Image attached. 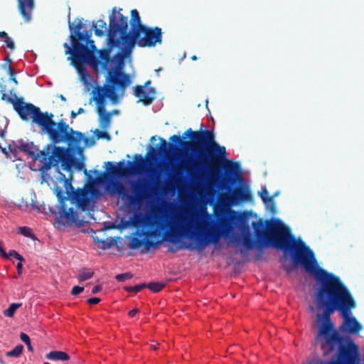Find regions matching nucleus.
I'll list each match as a JSON object with an SVG mask.
<instances>
[{"label": "nucleus", "mask_w": 364, "mask_h": 364, "mask_svg": "<svg viewBox=\"0 0 364 364\" xmlns=\"http://www.w3.org/2000/svg\"><path fill=\"white\" fill-rule=\"evenodd\" d=\"M246 251L255 250L259 257L265 249L282 251L281 262L289 259L291 264L284 267L287 272L301 267L314 277L316 284L314 300L321 311L316 315L318 324L316 338L321 340V348L325 355L335 351L326 364H361L358 346L348 335H341L335 328L331 315L338 311L343 322L340 330L348 334H358L362 326L351 316L355 301L348 288L332 272L319 267L314 252L304 241H228Z\"/></svg>", "instance_id": "f257e3e1"}, {"label": "nucleus", "mask_w": 364, "mask_h": 364, "mask_svg": "<svg viewBox=\"0 0 364 364\" xmlns=\"http://www.w3.org/2000/svg\"><path fill=\"white\" fill-rule=\"evenodd\" d=\"M160 143L156 147L151 145L147 146V152L144 157L140 154L134 156V163L136 166L143 167L146 161L151 162L159 157L165 156L170 151H181V147L190 150L193 157L188 159L182 167L188 176L193 179L203 180L206 178L208 173L215 178L214 164L219 160L226 159L228 153L223 146H220L215 139L213 130L205 129L201 124L198 131L188 129L181 136L173 135L168 143L164 138H159ZM134 161L122 160L116 165L112 161L105 163L106 171L114 177L125 176L128 167L133 166Z\"/></svg>", "instance_id": "f03ea898"}, {"label": "nucleus", "mask_w": 364, "mask_h": 364, "mask_svg": "<svg viewBox=\"0 0 364 364\" xmlns=\"http://www.w3.org/2000/svg\"><path fill=\"white\" fill-rule=\"evenodd\" d=\"M41 129L50 140V143L48 144V149H50L49 154L38 168L41 173L42 182H45L48 176L47 171L53 166L58 170L60 163L64 171H71L70 151H73V154H77L82 156V148L80 143L83 141L87 144L88 138L82 132L73 130L63 119L56 123L51 119Z\"/></svg>", "instance_id": "7ed1b4c3"}, {"label": "nucleus", "mask_w": 364, "mask_h": 364, "mask_svg": "<svg viewBox=\"0 0 364 364\" xmlns=\"http://www.w3.org/2000/svg\"><path fill=\"white\" fill-rule=\"evenodd\" d=\"M120 27L112 21L111 26L107 31V48L97 50L100 58V65L102 70L107 71V81L119 83V86L126 88L132 83L129 74L123 72L124 60L131 54L126 52V41L121 36L117 37Z\"/></svg>", "instance_id": "20e7f679"}, {"label": "nucleus", "mask_w": 364, "mask_h": 364, "mask_svg": "<svg viewBox=\"0 0 364 364\" xmlns=\"http://www.w3.org/2000/svg\"><path fill=\"white\" fill-rule=\"evenodd\" d=\"M65 48V53L70 55L68 60H71L73 65L78 71L81 80L89 90L92 86V79L87 71L86 65H89L94 70L97 71L100 65V60L96 56L97 49L92 38L85 42H76L74 46H70L67 42L63 43Z\"/></svg>", "instance_id": "39448f33"}, {"label": "nucleus", "mask_w": 364, "mask_h": 364, "mask_svg": "<svg viewBox=\"0 0 364 364\" xmlns=\"http://www.w3.org/2000/svg\"><path fill=\"white\" fill-rule=\"evenodd\" d=\"M225 171L229 175L215 178V181L230 203L232 205H237L248 201L251 196L245 185L240 164L232 160L228 161Z\"/></svg>", "instance_id": "423d86ee"}, {"label": "nucleus", "mask_w": 364, "mask_h": 364, "mask_svg": "<svg viewBox=\"0 0 364 364\" xmlns=\"http://www.w3.org/2000/svg\"><path fill=\"white\" fill-rule=\"evenodd\" d=\"M1 100L11 103L14 109L22 120L28 121L31 118L33 123L36 124L41 128L53 118L52 113L42 112L38 107L31 103L25 102L21 97H16V100H13L8 97L6 93H4L1 96Z\"/></svg>", "instance_id": "0eeeda50"}, {"label": "nucleus", "mask_w": 364, "mask_h": 364, "mask_svg": "<svg viewBox=\"0 0 364 364\" xmlns=\"http://www.w3.org/2000/svg\"><path fill=\"white\" fill-rule=\"evenodd\" d=\"M162 42V31L157 26L149 27L145 26L138 30L134 35L128 36L126 41L125 50L127 54H132L135 45L141 48L154 47Z\"/></svg>", "instance_id": "6e6552de"}, {"label": "nucleus", "mask_w": 364, "mask_h": 364, "mask_svg": "<svg viewBox=\"0 0 364 364\" xmlns=\"http://www.w3.org/2000/svg\"><path fill=\"white\" fill-rule=\"evenodd\" d=\"M8 149L15 160H21L19 154L22 153L28 159H31L33 161L39 160L43 164L50 151V149H48V144L43 150H40L33 141L24 139L11 140L8 144Z\"/></svg>", "instance_id": "1a4fd4ad"}, {"label": "nucleus", "mask_w": 364, "mask_h": 364, "mask_svg": "<svg viewBox=\"0 0 364 364\" xmlns=\"http://www.w3.org/2000/svg\"><path fill=\"white\" fill-rule=\"evenodd\" d=\"M122 9H119L117 13V8L112 9V14L109 18V26H111L112 21L114 24L121 27L119 28L117 34H119L123 40L127 41V37L135 34L138 30L141 29L146 25H143L141 21L139 14L136 9H133L131 11L130 19V31H128V18L120 13Z\"/></svg>", "instance_id": "9d476101"}, {"label": "nucleus", "mask_w": 364, "mask_h": 364, "mask_svg": "<svg viewBox=\"0 0 364 364\" xmlns=\"http://www.w3.org/2000/svg\"><path fill=\"white\" fill-rule=\"evenodd\" d=\"M65 193L61 188H56L55 189V195L58 198L59 204L56 205L55 208L48 206L46 207L43 205L42 207H40L37 204L33 203L32 207L33 209L36 210L38 212L43 213L45 214H51L55 216L56 219V228L60 229L62 227H65L64 220H63V214L65 213L67 210V206L65 204L66 200H69L68 196H65Z\"/></svg>", "instance_id": "9b49d317"}, {"label": "nucleus", "mask_w": 364, "mask_h": 364, "mask_svg": "<svg viewBox=\"0 0 364 364\" xmlns=\"http://www.w3.org/2000/svg\"><path fill=\"white\" fill-rule=\"evenodd\" d=\"M134 236L130 238L129 247L132 250H137L143 245L142 253L151 249H157L161 241L155 240L158 237L156 232H143L134 233Z\"/></svg>", "instance_id": "f8f14e48"}, {"label": "nucleus", "mask_w": 364, "mask_h": 364, "mask_svg": "<svg viewBox=\"0 0 364 364\" xmlns=\"http://www.w3.org/2000/svg\"><path fill=\"white\" fill-rule=\"evenodd\" d=\"M112 195L117 194L119 198L124 200L125 205L129 208H134L135 205L141 202L146 196L145 191L141 188H132V192H129L128 188L123 184H119L117 189L110 192Z\"/></svg>", "instance_id": "ddd939ff"}, {"label": "nucleus", "mask_w": 364, "mask_h": 364, "mask_svg": "<svg viewBox=\"0 0 364 364\" xmlns=\"http://www.w3.org/2000/svg\"><path fill=\"white\" fill-rule=\"evenodd\" d=\"M78 22L75 26L73 22L70 21V14L68 15V28L70 31L69 40L70 41V46H74V44L79 41V42H85V41L91 38L92 31L81 30L83 28L82 18L77 19Z\"/></svg>", "instance_id": "4468645a"}, {"label": "nucleus", "mask_w": 364, "mask_h": 364, "mask_svg": "<svg viewBox=\"0 0 364 364\" xmlns=\"http://www.w3.org/2000/svg\"><path fill=\"white\" fill-rule=\"evenodd\" d=\"M134 95L139 98V102H142L145 105L152 104L156 98V91L154 87H148L145 86L136 85L133 87Z\"/></svg>", "instance_id": "2eb2a0df"}, {"label": "nucleus", "mask_w": 364, "mask_h": 364, "mask_svg": "<svg viewBox=\"0 0 364 364\" xmlns=\"http://www.w3.org/2000/svg\"><path fill=\"white\" fill-rule=\"evenodd\" d=\"M78 213L74 210L73 208H70L68 210L63 214V220H64L65 226H76L77 228L83 227L87 222L83 220H78Z\"/></svg>", "instance_id": "dca6fc26"}, {"label": "nucleus", "mask_w": 364, "mask_h": 364, "mask_svg": "<svg viewBox=\"0 0 364 364\" xmlns=\"http://www.w3.org/2000/svg\"><path fill=\"white\" fill-rule=\"evenodd\" d=\"M119 84V83L117 82H107V78L105 79V96L109 98L113 104H116L119 102V96L117 93V90H122L123 92L126 89L121 87Z\"/></svg>", "instance_id": "f3484780"}, {"label": "nucleus", "mask_w": 364, "mask_h": 364, "mask_svg": "<svg viewBox=\"0 0 364 364\" xmlns=\"http://www.w3.org/2000/svg\"><path fill=\"white\" fill-rule=\"evenodd\" d=\"M72 166L78 171L83 170L84 173L87 176V181L91 182L95 180V177L99 176L101 173L96 170L87 171L85 168V164L83 160H79L75 158V154H73V151H70Z\"/></svg>", "instance_id": "a211bd4d"}, {"label": "nucleus", "mask_w": 364, "mask_h": 364, "mask_svg": "<svg viewBox=\"0 0 364 364\" xmlns=\"http://www.w3.org/2000/svg\"><path fill=\"white\" fill-rule=\"evenodd\" d=\"M17 1L18 9L25 21H30L31 14L34 9V0H17Z\"/></svg>", "instance_id": "6ab92c4d"}, {"label": "nucleus", "mask_w": 364, "mask_h": 364, "mask_svg": "<svg viewBox=\"0 0 364 364\" xmlns=\"http://www.w3.org/2000/svg\"><path fill=\"white\" fill-rule=\"evenodd\" d=\"M72 198L71 202L72 204L75 205L77 208L81 209L82 211H85L88 210V207L90 205V200L86 198V194L85 191H81L80 194L77 196H73L70 197Z\"/></svg>", "instance_id": "aec40b11"}, {"label": "nucleus", "mask_w": 364, "mask_h": 364, "mask_svg": "<svg viewBox=\"0 0 364 364\" xmlns=\"http://www.w3.org/2000/svg\"><path fill=\"white\" fill-rule=\"evenodd\" d=\"M59 173V179L60 181H64V188L65 189V194L68 196L69 200H71L72 198L71 196H75L77 194H80L81 191H82L84 189L82 188H77V190H75L73 186L71 183V180L69 178H67L65 175L63 173H61L60 171H58Z\"/></svg>", "instance_id": "412c9836"}, {"label": "nucleus", "mask_w": 364, "mask_h": 364, "mask_svg": "<svg viewBox=\"0 0 364 364\" xmlns=\"http://www.w3.org/2000/svg\"><path fill=\"white\" fill-rule=\"evenodd\" d=\"M93 100L96 102L97 105V112L104 113L107 112L105 109V105L107 98L105 93V89L102 87H97V95H93Z\"/></svg>", "instance_id": "4be33fe9"}, {"label": "nucleus", "mask_w": 364, "mask_h": 364, "mask_svg": "<svg viewBox=\"0 0 364 364\" xmlns=\"http://www.w3.org/2000/svg\"><path fill=\"white\" fill-rule=\"evenodd\" d=\"M92 28L94 30L95 36L102 37L105 35V31H108L109 28H107L106 22L100 19L97 22L93 21L92 23Z\"/></svg>", "instance_id": "5701e85b"}, {"label": "nucleus", "mask_w": 364, "mask_h": 364, "mask_svg": "<svg viewBox=\"0 0 364 364\" xmlns=\"http://www.w3.org/2000/svg\"><path fill=\"white\" fill-rule=\"evenodd\" d=\"M259 196L262 199L263 203L269 206L271 211L274 213L276 210L275 203L273 200V197L268 196V191L266 186L262 188L259 192Z\"/></svg>", "instance_id": "b1692460"}, {"label": "nucleus", "mask_w": 364, "mask_h": 364, "mask_svg": "<svg viewBox=\"0 0 364 364\" xmlns=\"http://www.w3.org/2000/svg\"><path fill=\"white\" fill-rule=\"evenodd\" d=\"M46 358L53 360H68L70 356L65 352L53 350L46 355Z\"/></svg>", "instance_id": "393cba45"}, {"label": "nucleus", "mask_w": 364, "mask_h": 364, "mask_svg": "<svg viewBox=\"0 0 364 364\" xmlns=\"http://www.w3.org/2000/svg\"><path fill=\"white\" fill-rule=\"evenodd\" d=\"M94 271L90 268L82 267L79 270L77 279L79 282H84L94 276Z\"/></svg>", "instance_id": "a878e982"}, {"label": "nucleus", "mask_w": 364, "mask_h": 364, "mask_svg": "<svg viewBox=\"0 0 364 364\" xmlns=\"http://www.w3.org/2000/svg\"><path fill=\"white\" fill-rule=\"evenodd\" d=\"M100 125L102 128H106L111 122V114L108 112L99 113Z\"/></svg>", "instance_id": "bb28decb"}, {"label": "nucleus", "mask_w": 364, "mask_h": 364, "mask_svg": "<svg viewBox=\"0 0 364 364\" xmlns=\"http://www.w3.org/2000/svg\"><path fill=\"white\" fill-rule=\"evenodd\" d=\"M21 306V303H12L11 304L9 305V308L4 311V316L9 318L13 317L16 311Z\"/></svg>", "instance_id": "cd10ccee"}, {"label": "nucleus", "mask_w": 364, "mask_h": 364, "mask_svg": "<svg viewBox=\"0 0 364 364\" xmlns=\"http://www.w3.org/2000/svg\"><path fill=\"white\" fill-rule=\"evenodd\" d=\"M165 287V284L162 282H150L146 284L147 287L150 291L154 293H158L161 291Z\"/></svg>", "instance_id": "c85d7f7f"}, {"label": "nucleus", "mask_w": 364, "mask_h": 364, "mask_svg": "<svg viewBox=\"0 0 364 364\" xmlns=\"http://www.w3.org/2000/svg\"><path fill=\"white\" fill-rule=\"evenodd\" d=\"M98 242L101 243L102 245V250H107V249H109L114 244H116L117 241L113 238H111L109 240L95 239V243L97 244Z\"/></svg>", "instance_id": "c756f323"}, {"label": "nucleus", "mask_w": 364, "mask_h": 364, "mask_svg": "<svg viewBox=\"0 0 364 364\" xmlns=\"http://www.w3.org/2000/svg\"><path fill=\"white\" fill-rule=\"evenodd\" d=\"M9 121L6 117H0V137L4 139Z\"/></svg>", "instance_id": "7c9ffc66"}, {"label": "nucleus", "mask_w": 364, "mask_h": 364, "mask_svg": "<svg viewBox=\"0 0 364 364\" xmlns=\"http://www.w3.org/2000/svg\"><path fill=\"white\" fill-rule=\"evenodd\" d=\"M23 346L21 344L17 345L11 350L7 352L6 355L9 357L18 358L22 353Z\"/></svg>", "instance_id": "2f4dec72"}, {"label": "nucleus", "mask_w": 364, "mask_h": 364, "mask_svg": "<svg viewBox=\"0 0 364 364\" xmlns=\"http://www.w3.org/2000/svg\"><path fill=\"white\" fill-rule=\"evenodd\" d=\"M20 338L21 341L26 345L28 350L30 352H33V348L31 345L30 337L25 333H21Z\"/></svg>", "instance_id": "473e14b6"}, {"label": "nucleus", "mask_w": 364, "mask_h": 364, "mask_svg": "<svg viewBox=\"0 0 364 364\" xmlns=\"http://www.w3.org/2000/svg\"><path fill=\"white\" fill-rule=\"evenodd\" d=\"M19 233L26 237H29V238H32V239L36 238L34 234L31 231V229L28 227L23 226V227L19 228Z\"/></svg>", "instance_id": "72a5a7b5"}, {"label": "nucleus", "mask_w": 364, "mask_h": 364, "mask_svg": "<svg viewBox=\"0 0 364 364\" xmlns=\"http://www.w3.org/2000/svg\"><path fill=\"white\" fill-rule=\"evenodd\" d=\"M146 283H142V284H136L134 286L127 287L125 289L127 291H129V292L138 293L140 291H141L143 289H144L146 287Z\"/></svg>", "instance_id": "f704fd0d"}, {"label": "nucleus", "mask_w": 364, "mask_h": 364, "mask_svg": "<svg viewBox=\"0 0 364 364\" xmlns=\"http://www.w3.org/2000/svg\"><path fill=\"white\" fill-rule=\"evenodd\" d=\"M133 277V274L131 272H125L122 274H119L115 276V279L117 281L119 282H124L129 279H131Z\"/></svg>", "instance_id": "c9c22d12"}, {"label": "nucleus", "mask_w": 364, "mask_h": 364, "mask_svg": "<svg viewBox=\"0 0 364 364\" xmlns=\"http://www.w3.org/2000/svg\"><path fill=\"white\" fill-rule=\"evenodd\" d=\"M95 135L97 136V139H106L107 140L110 139V135L108 134V132L105 131H100L98 129H95L94 131Z\"/></svg>", "instance_id": "e433bc0d"}, {"label": "nucleus", "mask_w": 364, "mask_h": 364, "mask_svg": "<svg viewBox=\"0 0 364 364\" xmlns=\"http://www.w3.org/2000/svg\"><path fill=\"white\" fill-rule=\"evenodd\" d=\"M84 291V287L80 286H75L73 287L71 294L76 296Z\"/></svg>", "instance_id": "4c0bfd02"}, {"label": "nucleus", "mask_w": 364, "mask_h": 364, "mask_svg": "<svg viewBox=\"0 0 364 364\" xmlns=\"http://www.w3.org/2000/svg\"><path fill=\"white\" fill-rule=\"evenodd\" d=\"M4 42L6 44V46L9 49H11V50H14V48H15L14 42L13 41V40L9 36H8L7 38L4 39Z\"/></svg>", "instance_id": "58836bf2"}, {"label": "nucleus", "mask_w": 364, "mask_h": 364, "mask_svg": "<svg viewBox=\"0 0 364 364\" xmlns=\"http://www.w3.org/2000/svg\"><path fill=\"white\" fill-rule=\"evenodd\" d=\"M10 64L4 63L2 65V68L6 70L9 75H15L16 73L14 69L9 65Z\"/></svg>", "instance_id": "ea45409f"}, {"label": "nucleus", "mask_w": 364, "mask_h": 364, "mask_svg": "<svg viewBox=\"0 0 364 364\" xmlns=\"http://www.w3.org/2000/svg\"><path fill=\"white\" fill-rule=\"evenodd\" d=\"M101 299L98 297H92L87 300V302L90 305H94L100 303Z\"/></svg>", "instance_id": "a19ab883"}, {"label": "nucleus", "mask_w": 364, "mask_h": 364, "mask_svg": "<svg viewBox=\"0 0 364 364\" xmlns=\"http://www.w3.org/2000/svg\"><path fill=\"white\" fill-rule=\"evenodd\" d=\"M0 254L2 257H4L5 259H9V255H8V253H6V252L4 249L1 241H0Z\"/></svg>", "instance_id": "79ce46f5"}, {"label": "nucleus", "mask_w": 364, "mask_h": 364, "mask_svg": "<svg viewBox=\"0 0 364 364\" xmlns=\"http://www.w3.org/2000/svg\"><path fill=\"white\" fill-rule=\"evenodd\" d=\"M102 289V285L97 284L92 289L91 291H92V294H96L99 293Z\"/></svg>", "instance_id": "37998d69"}, {"label": "nucleus", "mask_w": 364, "mask_h": 364, "mask_svg": "<svg viewBox=\"0 0 364 364\" xmlns=\"http://www.w3.org/2000/svg\"><path fill=\"white\" fill-rule=\"evenodd\" d=\"M0 149L2 151V153L6 156V158H11V156H12L9 150L7 151L6 148L3 147L1 145H0Z\"/></svg>", "instance_id": "c03bdc74"}, {"label": "nucleus", "mask_w": 364, "mask_h": 364, "mask_svg": "<svg viewBox=\"0 0 364 364\" xmlns=\"http://www.w3.org/2000/svg\"><path fill=\"white\" fill-rule=\"evenodd\" d=\"M9 259L11 257H13L14 258H16L17 256L18 257H20V254H18L16 250H11L9 253Z\"/></svg>", "instance_id": "a18cd8bd"}, {"label": "nucleus", "mask_w": 364, "mask_h": 364, "mask_svg": "<svg viewBox=\"0 0 364 364\" xmlns=\"http://www.w3.org/2000/svg\"><path fill=\"white\" fill-rule=\"evenodd\" d=\"M22 268H23V264L21 262H18L17 264H16V269H17V273H18V275H21V273H22Z\"/></svg>", "instance_id": "49530a36"}, {"label": "nucleus", "mask_w": 364, "mask_h": 364, "mask_svg": "<svg viewBox=\"0 0 364 364\" xmlns=\"http://www.w3.org/2000/svg\"><path fill=\"white\" fill-rule=\"evenodd\" d=\"M85 146H92L95 144V140L93 137L88 139L87 144L84 141Z\"/></svg>", "instance_id": "de8ad7c7"}, {"label": "nucleus", "mask_w": 364, "mask_h": 364, "mask_svg": "<svg viewBox=\"0 0 364 364\" xmlns=\"http://www.w3.org/2000/svg\"><path fill=\"white\" fill-rule=\"evenodd\" d=\"M138 311L139 310L137 309H133L129 311L128 315L130 317H134L137 314Z\"/></svg>", "instance_id": "09e8293b"}, {"label": "nucleus", "mask_w": 364, "mask_h": 364, "mask_svg": "<svg viewBox=\"0 0 364 364\" xmlns=\"http://www.w3.org/2000/svg\"><path fill=\"white\" fill-rule=\"evenodd\" d=\"M8 36V34L5 31H0V38L6 39Z\"/></svg>", "instance_id": "8fccbe9b"}, {"label": "nucleus", "mask_w": 364, "mask_h": 364, "mask_svg": "<svg viewBox=\"0 0 364 364\" xmlns=\"http://www.w3.org/2000/svg\"><path fill=\"white\" fill-rule=\"evenodd\" d=\"M4 60L6 62L5 63H7L8 65L12 63V60L9 55H7Z\"/></svg>", "instance_id": "3c124183"}, {"label": "nucleus", "mask_w": 364, "mask_h": 364, "mask_svg": "<svg viewBox=\"0 0 364 364\" xmlns=\"http://www.w3.org/2000/svg\"><path fill=\"white\" fill-rule=\"evenodd\" d=\"M15 259H18L19 262H23L25 261V259L20 255V257H16Z\"/></svg>", "instance_id": "603ef678"}, {"label": "nucleus", "mask_w": 364, "mask_h": 364, "mask_svg": "<svg viewBox=\"0 0 364 364\" xmlns=\"http://www.w3.org/2000/svg\"><path fill=\"white\" fill-rule=\"evenodd\" d=\"M15 259H18L19 262H23L25 261V259L20 255V257H16Z\"/></svg>", "instance_id": "864d4df0"}, {"label": "nucleus", "mask_w": 364, "mask_h": 364, "mask_svg": "<svg viewBox=\"0 0 364 364\" xmlns=\"http://www.w3.org/2000/svg\"><path fill=\"white\" fill-rule=\"evenodd\" d=\"M10 79L12 80L15 84H18V81L16 80L15 75H10Z\"/></svg>", "instance_id": "5fc2aeb1"}, {"label": "nucleus", "mask_w": 364, "mask_h": 364, "mask_svg": "<svg viewBox=\"0 0 364 364\" xmlns=\"http://www.w3.org/2000/svg\"><path fill=\"white\" fill-rule=\"evenodd\" d=\"M84 112H85V109H84L83 108L80 107V108H79V109L77 110V115H78V114H82V113H84Z\"/></svg>", "instance_id": "6e6d98bb"}, {"label": "nucleus", "mask_w": 364, "mask_h": 364, "mask_svg": "<svg viewBox=\"0 0 364 364\" xmlns=\"http://www.w3.org/2000/svg\"><path fill=\"white\" fill-rule=\"evenodd\" d=\"M77 112H75L74 111L71 112L70 116L72 119H75L77 117Z\"/></svg>", "instance_id": "4d7b16f0"}, {"label": "nucleus", "mask_w": 364, "mask_h": 364, "mask_svg": "<svg viewBox=\"0 0 364 364\" xmlns=\"http://www.w3.org/2000/svg\"><path fill=\"white\" fill-rule=\"evenodd\" d=\"M151 84V81L150 80H148L145 82V84L143 85V86H145V89H148L149 85Z\"/></svg>", "instance_id": "13d9d810"}, {"label": "nucleus", "mask_w": 364, "mask_h": 364, "mask_svg": "<svg viewBox=\"0 0 364 364\" xmlns=\"http://www.w3.org/2000/svg\"><path fill=\"white\" fill-rule=\"evenodd\" d=\"M60 99L63 101V102H65L66 101V98L63 95H60L59 96Z\"/></svg>", "instance_id": "bf43d9fd"}, {"label": "nucleus", "mask_w": 364, "mask_h": 364, "mask_svg": "<svg viewBox=\"0 0 364 364\" xmlns=\"http://www.w3.org/2000/svg\"><path fill=\"white\" fill-rule=\"evenodd\" d=\"M156 136H151V139H150V141L152 142L154 141H156Z\"/></svg>", "instance_id": "052dcab7"}, {"label": "nucleus", "mask_w": 364, "mask_h": 364, "mask_svg": "<svg viewBox=\"0 0 364 364\" xmlns=\"http://www.w3.org/2000/svg\"><path fill=\"white\" fill-rule=\"evenodd\" d=\"M161 70H162V68H159L156 69L155 71L156 73H159Z\"/></svg>", "instance_id": "680f3d73"}, {"label": "nucleus", "mask_w": 364, "mask_h": 364, "mask_svg": "<svg viewBox=\"0 0 364 364\" xmlns=\"http://www.w3.org/2000/svg\"><path fill=\"white\" fill-rule=\"evenodd\" d=\"M191 59L193 60H196L197 59V57L196 55H193L191 57Z\"/></svg>", "instance_id": "e2e57ef3"}, {"label": "nucleus", "mask_w": 364, "mask_h": 364, "mask_svg": "<svg viewBox=\"0 0 364 364\" xmlns=\"http://www.w3.org/2000/svg\"><path fill=\"white\" fill-rule=\"evenodd\" d=\"M277 195H278V193H276L274 194V196L272 197L274 198V197L277 196Z\"/></svg>", "instance_id": "0e129e2a"}]
</instances>
